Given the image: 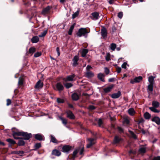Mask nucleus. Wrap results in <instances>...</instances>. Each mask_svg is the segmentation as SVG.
Listing matches in <instances>:
<instances>
[{"label":"nucleus","instance_id":"f257e3e1","mask_svg":"<svg viewBox=\"0 0 160 160\" xmlns=\"http://www.w3.org/2000/svg\"><path fill=\"white\" fill-rule=\"evenodd\" d=\"M89 33V32L85 28H81L78 30V32L77 33V35L79 37H81L82 36L87 38V34Z\"/></svg>","mask_w":160,"mask_h":160},{"label":"nucleus","instance_id":"f03ea898","mask_svg":"<svg viewBox=\"0 0 160 160\" xmlns=\"http://www.w3.org/2000/svg\"><path fill=\"white\" fill-rule=\"evenodd\" d=\"M56 90L58 91L59 92L63 91L64 88V87L63 85L60 82H59L57 83L56 84Z\"/></svg>","mask_w":160,"mask_h":160},{"label":"nucleus","instance_id":"7ed1b4c3","mask_svg":"<svg viewBox=\"0 0 160 160\" xmlns=\"http://www.w3.org/2000/svg\"><path fill=\"white\" fill-rule=\"evenodd\" d=\"M75 77V74H72L71 75L68 76L66 78H64L63 80L66 82L74 81H75V79H74Z\"/></svg>","mask_w":160,"mask_h":160},{"label":"nucleus","instance_id":"20e7f679","mask_svg":"<svg viewBox=\"0 0 160 160\" xmlns=\"http://www.w3.org/2000/svg\"><path fill=\"white\" fill-rule=\"evenodd\" d=\"M72 148V147L68 145H64L62 148V151L64 152L68 153Z\"/></svg>","mask_w":160,"mask_h":160},{"label":"nucleus","instance_id":"39448f33","mask_svg":"<svg viewBox=\"0 0 160 160\" xmlns=\"http://www.w3.org/2000/svg\"><path fill=\"white\" fill-rule=\"evenodd\" d=\"M43 85V82L40 80L38 81L35 86V88L37 89H40L42 88Z\"/></svg>","mask_w":160,"mask_h":160},{"label":"nucleus","instance_id":"423d86ee","mask_svg":"<svg viewBox=\"0 0 160 160\" xmlns=\"http://www.w3.org/2000/svg\"><path fill=\"white\" fill-rule=\"evenodd\" d=\"M89 142L87 144V147L88 148H90L91 146L94 144L95 143V140L94 138H89L88 139Z\"/></svg>","mask_w":160,"mask_h":160},{"label":"nucleus","instance_id":"0eeeda50","mask_svg":"<svg viewBox=\"0 0 160 160\" xmlns=\"http://www.w3.org/2000/svg\"><path fill=\"white\" fill-rule=\"evenodd\" d=\"M23 132H12V135L14 138L16 139L19 138L16 137V136H22Z\"/></svg>","mask_w":160,"mask_h":160},{"label":"nucleus","instance_id":"6e6552de","mask_svg":"<svg viewBox=\"0 0 160 160\" xmlns=\"http://www.w3.org/2000/svg\"><path fill=\"white\" fill-rule=\"evenodd\" d=\"M22 136L23 137L24 139L28 140L32 137V134L31 133L23 132Z\"/></svg>","mask_w":160,"mask_h":160},{"label":"nucleus","instance_id":"1a4fd4ad","mask_svg":"<svg viewBox=\"0 0 160 160\" xmlns=\"http://www.w3.org/2000/svg\"><path fill=\"white\" fill-rule=\"evenodd\" d=\"M92 18V19L94 20H96L98 19L99 18V13L97 12H94L91 14Z\"/></svg>","mask_w":160,"mask_h":160},{"label":"nucleus","instance_id":"9d476101","mask_svg":"<svg viewBox=\"0 0 160 160\" xmlns=\"http://www.w3.org/2000/svg\"><path fill=\"white\" fill-rule=\"evenodd\" d=\"M67 117L72 119L75 118V116L72 112L70 110H68L66 112Z\"/></svg>","mask_w":160,"mask_h":160},{"label":"nucleus","instance_id":"9b49d317","mask_svg":"<svg viewBox=\"0 0 160 160\" xmlns=\"http://www.w3.org/2000/svg\"><path fill=\"white\" fill-rule=\"evenodd\" d=\"M102 36L103 38H106L107 36V30L105 28L103 27L101 30Z\"/></svg>","mask_w":160,"mask_h":160},{"label":"nucleus","instance_id":"f8f14e48","mask_svg":"<svg viewBox=\"0 0 160 160\" xmlns=\"http://www.w3.org/2000/svg\"><path fill=\"white\" fill-rule=\"evenodd\" d=\"M79 60V57L78 56H75L72 59L73 63L72 65L74 67L76 66L78 64V61Z\"/></svg>","mask_w":160,"mask_h":160},{"label":"nucleus","instance_id":"ddd939ff","mask_svg":"<svg viewBox=\"0 0 160 160\" xmlns=\"http://www.w3.org/2000/svg\"><path fill=\"white\" fill-rule=\"evenodd\" d=\"M35 138L36 139L39 141L43 140L44 139V137L39 134H37L35 135Z\"/></svg>","mask_w":160,"mask_h":160},{"label":"nucleus","instance_id":"4468645a","mask_svg":"<svg viewBox=\"0 0 160 160\" xmlns=\"http://www.w3.org/2000/svg\"><path fill=\"white\" fill-rule=\"evenodd\" d=\"M50 137V142L56 144H58L61 142L58 141L56 138L55 137L52 135H51Z\"/></svg>","mask_w":160,"mask_h":160},{"label":"nucleus","instance_id":"2eb2a0df","mask_svg":"<svg viewBox=\"0 0 160 160\" xmlns=\"http://www.w3.org/2000/svg\"><path fill=\"white\" fill-rule=\"evenodd\" d=\"M121 95L120 91H118L117 93L112 94L111 95V97L113 98H117Z\"/></svg>","mask_w":160,"mask_h":160},{"label":"nucleus","instance_id":"dca6fc26","mask_svg":"<svg viewBox=\"0 0 160 160\" xmlns=\"http://www.w3.org/2000/svg\"><path fill=\"white\" fill-rule=\"evenodd\" d=\"M114 85L113 84L103 89L104 91L106 93L110 92L113 88Z\"/></svg>","mask_w":160,"mask_h":160},{"label":"nucleus","instance_id":"f3484780","mask_svg":"<svg viewBox=\"0 0 160 160\" xmlns=\"http://www.w3.org/2000/svg\"><path fill=\"white\" fill-rule=\"evenodd\" d=\"M152 122H155L158 125H160V118L158 117H155L152 119Z\"/></svg>","mask_w":160,"mask_h":160},{"label":"nucleus","instance_id":"a211bd4d","mask_svg":"<svg viewBox=\"0 0 160 160\" xmlns=\"http://www.w3.org/2000/svg\"><path fill=\"white\" fill-rule=\"evenodd\" d=\"M50 9V7L48 6L44 8L42 12V13L43 15H45L49 12Z\"/></svg>","mask_w":160,"mask_h":160},{"label":"nucleus","instance_id":"6ab92c4d","mask_svg":"<svg viewBox=\"0 0 160 160\" xmlns=\"http://www.w3.org/2000/svg\"><path fill=\"white\" fill-rule=\"evenodd\" d=\"M39 40V37L37 36L33 37L31 39V41L32 43H36L38 42Z\"/></svg>","mask_w":160,"mask_h":160},{"label":"nucleus","instance_id":"aec40b11","mask_svg":"<svg viewBox=\"0 0 160 160\" xmlns=\"http://www.w3.org/2000/svg\"><path fill=\"white\" fill-rule=\"evenodd\" d=\"M52 154L53 155L57 156H60L61 154V152L58 150L55 149L52 151Z\"/></svg>","mask_w":160,"mask_h":160},{"label":"nucleus","instance_id":"412c9836","mask_svg":"<svg viewBox=\"0 0 160 160\" xmlns=\"http://www.w3.org/2000/svg\"><path fill=\"white\" fill-rule=\"evenodd\" d=\"M98 79L101 81L103 82L105 81L104 79V75L103 74L99 73L98 74Z\"/></svg>","mask_w":160,"mask_h":160},{"label":"nucleus","instance_id":"4be33fe9","mask_svg":"<svg viewBox=\"0 0 160 160\" xmlns=\"http://www.w3.org/2000/svg\"><path fill=\"white\" fill-rule=\"evenodd\" d=\"M72 97L73 100L77 101L78 99L79 96L77 93H74L72 94Z\"/></svg>","mask_w":160,"mask_h":160},{"label":"nucleus","instance_id":"5701e85b","mask_svg":"<svg viewBox=\"0 0 160 160\" xmlns=\"http://www.w3.org/2000/svg\"><path fill=\"white\" fill-rule=\"evenodd\" d=\"M123 123L125 126L129 125L130 123V121L127 118H124L123 121Z\"/></svg>","mask_w":160,"mask_h":160},{"label":"nucleus","instance_id":"b1692460","mask_svg":"<svg viewBox=\"0 0 160 160\" xmlns=\"http://www.w3.org/2000/svg\"><path fill=\"white\" fill-rule=\"evenodd\" d=\"M121 140V138H119L118 136H115V137L113 143L116 144L118 143Z\"/></svg>","mask_w":160,"mask_h":160},{"label":"nucleus","instance_id":"393cba45","mask_svg":"<svg viewBox=\"0 0 160 160\" xmlns=\"http://www.w3.org/2000/svg\"><path fill=\"white\" fill-rule=\"evenodd\" d=\"M146 148L145 146H141L139 150V151L140 153H144L146 152Z\"/></svg>","mask_w":160,"mask_h":160},{"label":"nucleus","instance_id":"a878e982","mask_svg":"<svg viewBox=\"0 0 160 160\" xmlns=\"http://www.w3.org/2000/svg\"><path fill=\"white\" fill-rule=\"evenodd\" d=\"M86 76L88 78H89L93 77L94 74L91 72L87 71L86 73Z\"/></svg>","mask_w":160,"mask_h":160},{"label":"nucleus","instance_id":"bb28decb","mask_svg":"<svg viewBox=\"0 0 160 160\" xmlns=\"http://www.w3.org/2000/svg\"><path fill=\"white\" fill-rule=\"evenodd\" d=\"M155 78V77L152 76H151L149 77L148 80L150 84H154V80Z\"/></svg>","mask_w":160,"mask_h":160},{"label":"nucleus","instance_id":"cd10ccee","mask_svg":"<svg viewBox=\"0 0 160 160\" xmlns=\"http://www.w3.org/2000/svg\"><path fill=\"white\" fill-rule=\"evenodd\" d=\"M152 105L153 107L157 108L159 107L160 104L158 102L154 101L152 102Z\"/></svg>","mask_w":160,"mask_h":160},{"label":"nucleus","instance_id":"c85d7f7f","mask_svg":"<svg viewBox=\"0 0 160 160\" xmlns=\"http://www.w3.org/2000/svg\"><path fill=\"white\" fill-rule=\"evenodd\" d=\"M80 150V148H78L77 149H76L73 152L72 154V158L74 159L77 154L79 152Z\"/></svg>","mask_w":160,"mask_h":160},{"label":"nucleus","instance_id":"c756f323","mask_svg":"<svg viewBox=\"0 0 160 160\" xmlns=\"http://www.w3.org/2000/svg\"><path fill=\"white\" fill-rule=\"evenodd\" d=\"M36 51V48L34 47H31L29 49L28 54H31L32 55Z\"/></svg>","mask_w":160,"mask_h":160},{"label":"nucleus","instance_id":"7c9ffc66","mask_svg":"<svg viewBox=\"0 0 160 160\" xmlns=\"http://www.w3.org/2000/svg\"><path fill=\"white\" fill-rule=\"evenodd\" d=\"M128 112L131 116L133 115L135 113V111L133 108H130L128 109Z\"/></svg>","mask_w":160,"mask_h":160},{"label":"nucleus","instance_id":"2f4dec72","mask_svg":"<svg viewBox=\"0 0 160 160\" xmlns=\"http://www.w3.org/2000/svg\"><path fill=\"white\" fill-rule=\"evenodd\" d=\"M88 52V50L86 49H84L82 52V56L84 57Z\"/></svg>","mask_w":160,"mask_h":160},{"label":"nucleus","instance_id":"473e14b6","mask_svg":"<svg viewBox=\"0 0 160 160\" xmlns=\"http://www.w3.org/2000/svg\"><path fill=\"white\" fill-rule=\"evenodd\" d=\"M59 118L62 121V123L64 125L66 126L67 123V120L65 118H63L61 117H59Z\"/></svg>","mask_w":160,"mask_h":160},{"label":"nucleus","instance_id":"72a5a7b5","mask_svg":"<svg viewBox=\"0 0 160 160\" xmlns=\"http://www.w3.org/2000/svg\"><path fill=\"white\" fill-rule=\"evenodd\" d=\"M74 24H73L71 26L68 32V34L69 35H71L72 34V32L74 28Z\"/></svg>","mask_w":160,"mask_h":160},{"label":"nucleus","instance_id":"f704fd0d","mask_svg":"<svg viewBox=\"0 0 160 160\" xmlns=\"http://www.w3.org/2000/svg\"><path fill=\"white\" fill-rule=\"evenodd\" d=\"M144 118L146 119H149L151 118V114L148 112H146L144 115Z\"/></svg>","mask_w":160,"mask_h":160},{"label":"nucleus","instance_id":"c9c22d12","mask_svg":"<svg viewBox=\"0 0 160 160\" xmlns=\"http://www.w3.org/2000/svg\"><path fill=\"white\" fill-rule=\"evenodd\" d=\"M156 108L153 107H151L149 108V109L152 112H156V113H158L160 112L159 110H158V109H156Z\"/></svg>","mask_w":160,"mask_h":160},{"label":"nucleus","instance_id":"e433bc0d","mask_svg":"<svg viewBox=\"0 0 160 160\" xmlns=\"http://www.w3.org/2000/svg\"><path fill=\"white\" fill-rule=\"evenodd\" d=\"M142 78L141 76H139L135 78L134 80L135 81V82H139L142 79Z\"/></svg>","mask_w":160,"mask_h":160},{"label":"nucleus","instance_id":"4c0bfd02","mask_svg":"<svg viewBox=\"0 0 160 160\" xmlns=\"http://www.w3.org/2000/svg\"><path fill=\"white\" fill-rule=\"evenodd\" d=\"M6 141L12 144H14L16 143V142L14 140L11 138L7 139Z\"/></svg>","mask_w":160,"mask_h":160},{"label":"nucleus","instance_id":"58836bf2","mask_svg":"<svg viewBox=\"0 0 160 160\" xmlns=\"http://www.w3.org/2000/svg\"><path fill=\"white\" fill-rule=\"evenodd\" d=\"M129 132L131 136L132 137L135 139H137V137L136 135L132 131L129 130Z\"/></svg>","mask_w":160,"mask_h":160},{"label":"nucleus","instance_id":"ea45409f","mask_svg":"<svg viewBox=\"0 0 160 160\" xmlns=\"http://www.w3.org/2000/svg\"><path fill=\"white\" fill-rule=\"evenodd\" d=\"M47 32V30H44L43 32H42L41 34L38 35L39 37H42L45 36Z\"/></svg>","mask_w":160,"mask_h":160},{"label":"nucleus","instance_id":"a19ab883","mask_svg":"<svg viewBox=\"0 0 160 160\" xmlns=\"http://www.w3.org/2000/svg\"><path fill=\"white\" fill-rule=\"evenodd\" d=\"M116 45L114 43H112L111 44L110 49L112 51H114L116 48Z\"/></svg>","mask_w":160,"mask_h":160},{"label":"nucleus","instance_id":"79ce46f5","mask_svg":"<svg viewBox=\"0 0 160 160\" xmlns=\"http://www.w3.org/2000/svg\"><path fill=\"white\" fill-rule=\"evenodd\" d=\"M98 125L100 127H102V124L103 123V121L102 120V119L101 118L99 119L98 121Z\"/></svg>","mask_w":160,"mask_h":160},{"label":"nucleus","instance_id":"37998d69","mask_svg":"<svg viewBox=\"0 0 160 160\" xmlns=\"http://www.w3.org/2000/svg\"><path fill=\"white\" fill-rule=\"evenodd\" d=\"M87 109L89 111H92L93 110H94L96 109V107L92 105H89L88 108Z\"/></svg>","mask_w":160,"mask_h":160},{"label":"nucleus","instance_id":"c03bdc74","mask_svg":"<svg viewBox=\"0 0 160 160\" xmlns=\"http://www.w3.org/2000/svg\"><path fill=\"white\" fill-rule=\"evenodd\" d=\"M79 10L77 11L72 15V18L74 19L79 14Z\"/></svg>","mask_w":160,"mask_h":160},{"label":"nucleus","instance_id":"a18cd8bd","mask_svg":"<svg viewBox=\"0 0 160 160\" xmlns=\"http://www.w3.org/2000/svg\"><path fill=\"white\" fill-rule=\"evenodd\" d=\"M105 58L107 61H108L110 60V54L109 53L106 54Z\"/></svg>","mask_w":160,"mask_h":160},{"label":"nucleus","instance_id":"49530a36","mask_svg":"<svg viewBox=\"0 0 160 160\" xmlns=\"http://www.w3.org/2000/svg\"><path fill=\"white\" fill-rule=\"evenodd\" d=\"M57 101L58 103H62L64 102V100L63 99L58 98L57 99Z\"/></svg>","mask_w":160,"mask_h":160},{"label":"nucleus","instance_id":"de8ad7c7","mask_svg":"<svg viewBox=\"0 0 160 160\" xmlns=\"http://www.w3.org/2000/svg\"><path fill=\"white\" fill-rule=\"evenodd\" d=\"M18 144L19 146H23L25 144V142L22 139L18 141Z\"/></svg>","mask_w":160,"mask_h":160},{"label":"nucleus","instance_id":"09e8293b","mask_svg":"<svg viewBox=\"0 0 160 160\" xmlns=\"http://www.w3.org/2000/svg\"><path fill=\"white\" fill-rule=\"evenodd\" d=\"M64 86L67 88H69L72 86V84L70 83H67L64 84Z\"/></svg>","mask_w":160,"mask_h":160},{"label":"nucleus","instance_id":"8fccbe9b","mask_svg":"<svg viewBox=\"0 0 160 160\" xmlns=\"http://www.w3.org/2000/svg\"><path fill=\"white\" fill-rule=\"evenodd\" d=\"M41 147V144L40 143H38L35 144L34 145V147L35 148V149H37L39 148H40Z\"/></svg>","mask_w":160,"mask_h":160},{"label":"nucleus","instance_id":"3c124183","mask_svg":"<svg viewBox=\"0 0 160 160\" xmlns=\"http://www.w3.org/2000/svg\"><path fill=\"white\" fill-rule=\"evenodd\" d=\"M153 84H151L148 85V89L149 90V91L152 92L153 91Z\"/></svg>","mask_w":160,"mask_h":160},{"label":"nucleus","instance_id":"603ef678","mask_svg":"<svg viewBox=\"0 0 160 160\" xmlns=\"http://www.w3.org/2000/svg\"><path fill=\"white\" fill-rule=\"evenodd\" d=\"M41 55V52H37L34 54V57L35 58H37L40 56Z\"/></svg>","mask_w":160,"mask_h":160},{"label":"nucleus","instance_id":"864d4df0","mask_svg":"<svg viewBox=\"0 0 160 160\" xmlns=\"http://www.w3.org/2000/svg\"><path fill=\"white\" fill-rule=\"evenodd\" d=\"M15 153L18 154H19L20 156H22L24 153V152L22 151H19L16 152Z\"/></svg>","mask_w":160,"mask_h":160},{"label":"nucleus","instance_id":"5fc2aeb1","mask_svg":"<svg viewBox=\"0 0 160 160\" xmlns=\"http://www.w3.org/2000/svg\"><path fill=\"white\" fill-rule=\"evenodd\" d=\"M123 13L122 12H120L118 13V17L120 18H122L123 16Z\"/></svg>","mask_w":160,"mask_h":160},{"label":"nucleus","instance_id":"6e6d98bb","mask_svg":"<svg viewBox=\"0 0 160 160\" xmlns=\"http://www.w3.org/2000/svg\"><path fill=\"white\" fill-rule=\"evenodd\" d=\"M79 154L80 155H82V154L83 152L84 151V147H83L81 148H80L79 150Z\"/></svg>","mask_w":160,"mask_h":160},{"label":"nucleus","instance_id":"4d7b16f0","mask_svg":"<svg viewBox=\"0 0 160 160\" xmlns=\"http://www.w3.org/2000/svg\"><path fill=\"white\" fill-rule=\"evenodd\" d=\"M105 72L106 74H109V70L107 68H104Z\"/></svg>","mask_w":160,"mask_h":160},{"label":"nucleus","instance_id":"13d9d810","mask_svg":"<svg viewBox=\"0 0 160 160\" xmlns=\"http://www.w3.org/2000/svg\"><path fill=\"white\" fill-rule=\"evenodd\" d=\"M127 63L126 62H124L122 65V68L126 69L127 68L126 65Z\"/></svg>","mask_w":160,"mask_h":160},{"label":"nucleus","instance_id":"bf43d9fd","mask_svg":"<svg viewBox=\"0 0 160 160\" xmlns=\"http://www.w3.org/2000/svg\"><path fill=\"white\" fill-rule=\"evenodd\" d=\"M23 84V80L21 79H19L18 82V84L19 85H22Z\"/></svg>","mask_w":160,"mask_h":160},{"label":"nucleus","instance_id":"052dcab7","mask_svg":"<svg viewBox=\"0 0 160 160\" xmlns=\"http://www.w3.org/2000/svg\"><path fill=\"white\" fill-rule=\"evenodd\" d=\"M7 106H9L11 104V100L9 99H7Z\"/></svg>","mask_w":160,"mask_h":160},{"label":"nucleus","instance_id":"680f3d73","mask_svg":"<svg viewBox=\"0 0 160 160\" xmlns=\"http://www.w3.org/2000/svg\"><path fill=\"white\" fill-rule=\"evenodd\" d=\"M153 160H160V156L154 157Z\"/></svg>","mask_w":160,"mask_h":160},{"label":"nucleus","instance_id":"e2e57ef3","mask_svg":"<svg viewBox=\"0 0 160 160\" xmlns=\"http://www.w3.org/2000/svg\"><path fill=\"white\" fill-rule=\"evenodd\" d=\"M92 68L90 66L88 65L86 67L87 71H89Z\"/></svg>","mask_w":160,"mask_h":160},{"label":"nucleus","instance_id":"0e129e2a","mask_svg":"<svg viewBox=\"0 0 160 160\" xmlns=\"http://www.w3.org/2000/svg\"><path fill=\"white\" fill-rule=\"evenodd\" d=\"M56 51H57V52L58 53V56H59L60 55V52H59V47H57V48H56Z\"/></svg>","mask_w":160,"mask_h":160},{"label":"nucleus","instance_id":"69168bd1","mask_svg":"<svg viewBox=\"0 0 160 160\" xmlns=\"http://www.w3.org/2000/svg\"><path fill=\"white\" fill-rule=\"evenodd\" d=\"M118 131L120 132H122L123 131V129L121 127H118Z\"/></svg>","mask_w":160,"mask_h":160},{"label":"nucleus","instance_id":"338daca9","mask_svg":"<svg viewBox=\"0 0 160 160\" xmlns=\"http://www.w3.org/2000/svg\"><path fill=\"white\" fill-rule=\"evenodd\" d=\"M121 70V69L120 68H118L117 69V71L118 73H119Z\"/></svg>","mask_w":160,"mask_h":160},{"label":"nucleus","instance_id":"774afa93","mask_svg":"<svg viewBox=\"0 0 160 160\" xmlns=\"http://www.w3.org/2000/svg\"><path fill=\"white\" fill-rule=\"evenodd\" d=\"M114 78H111L108 79V81L110 82H112L114 81Z\"/></svg>","mask_w":160,"mask_h":160}]
</instances>
